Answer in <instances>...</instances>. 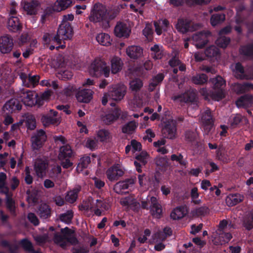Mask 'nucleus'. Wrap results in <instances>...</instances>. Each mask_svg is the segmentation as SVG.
Returning <instances> with one entry per match:
<instances>
[{
  "mask_svg": "<svg viewBox=\"0 0 253 253\" xmlns=\"http://www.w3.org/2000/svg\"><path fill=\"white\" fill-rule=\"evenodd\" d=\"M114 17L115 16L109 15L105 5L100 3H96L91 10L89 19L94 23L103 22L108 24L109 20Z\"/></svg>",
  "mask_w": 253,
  "mask_h": 253,
  "instance_id": "obj_1",
  "label": "nucleus"
},
{
  "mask_svg": "<svg viewBox=\"0 0 253 253\" xmlns=\"http://www.w3.org/2000/svg\"><path fill=\"white\" fill-rule=\"evenodd\" d=\"M73 29L70 23H61L59 25L57 34L52 39L53 42L60 44L56 47L57 49L59 48L63 49L65 47V42L61 44L62 41L71 39L73 35Z\"/></svg>",
  "mask_w": 253,
  "mask_h": 253,
  "instance_id": "obj_2",
  "label": "nucleus"
},
{
  "mask_svg": "<svg viewBox=\"0 0 253 253\" xmlns=\"http://www.w3.org/2000/svg\"><path fill=\"white\" fill-rule=\"evenodd\" d=\"M89 73L92 77H98L103 75L107 78L109 76L110 68L102 60L95 59L89 67Z\"/></svg>",
  "mask_w": 253,
  "mask_h": 253,
  "instance_id": "obj_3",
  "label": "nucleus"
},
{
  "mask_svg": "<svg viewBox=\"0 0 253 253\" xmlns=\"http://www.w3.org/2000/svg\"><path fill=\"white\" fill-rule=\"evenodd\" d=\"M74 156V152L70 145L66 144L60 147L58 158L64 169H68L73 166V163L71 159Z\"/></svg>",
  "mask_w": 253,
  "mask_h": 253,
  "instance_id": "obj_4",
  "label": "nucleus"
},
{
  "mask_svg": "<svg viewBox=\"0 0 253 253\" xmlns=\"http://www.w3.org/2000/svg\"><path fill=\"white\" fill-rule=\"evenodd\" d=\"M38 96V94L36 92L23 88L17 92V102H21L25 106L32 107L35 106Z\"/></svg>",
  "mask_w": 253,
  "mask_h": 253,
  "instance_id": "obj_5",
  "label": "nucleus"
},
{
  "mask_svg": "<svg viewBox=\"0 0 253 253\" xmlns=\"http://www.w3.org/2000/svg\"><path fill=\"white\" fill-rule=\"evenodd\" d=\"M177 123L173 119H168L162 123V133L165 138L173 139L176 137Z\"/></svg>",
  "mask_w": 253,
  "mask_h": 253,
  "instance_id": "obj_6",
  "label": "nucleus"
},
{
  "mask_svg": "<svg viewBox=\"0 0 253 253\" xmlns=\"http://www.w3.org/2000/svg\"><path fill=\"white\" fill-rule=\"evenodd\" d=\"M73 233L72 230L67 227L62 228L61 229V234L58 232L54 233L53 237L54 241L56 243H63L64 240L72 243H75L77 242V240L76 237L72 236Z\"/></svg>",
  "mask_w": 253,
  "mask_h": 253,
  "instance_id": "obj_7",
  "label": "nucleus"
},
{
  "mask_svg": "<svg viewBox=\"0 0 253 253\" xmlns=\"http://www.w3.org/2000/svg\"><path fill=\"white\" fill-rule=\"evenodd\" d=\"M201 122L204 133L206 134H208L212 129L214 125V119L210 108H207L202 113Z\"/></svg>",
  "mask_w": 253,
  "mask_h": 253,
  "instance_id": "obj_8",
  "label": "nucleus"
},
{
  "mask_svg": "<svg viewBox=\"0 0 253 253\" xmlns=\"http://www.w3.org/2000/svg\"><path fill=\"white\" fill-rule=\"evenodd\" d=\"M177 30L182 34L192 32L197 29L198 25L194 24L191 20L180 18L178 19L175 25Z\"/></svg>",
  "mask_w": 253,
  "mask_h": 253,
  "instance_id": "obj_9",
  "label": "nucleus"
},
{
  "mask_svg": "<svg viewBox=\"0 0 253 253\" xmlns=\"http://www.w3.org/2000/svg\"><path fill=\"white\" fill-rule=\"evenodd\" d=\"M46 140L45 132L40 129L37 133L31 137L32 147L34 150H39Z\"/></svg>",
  "mask_w": 253,
  "mask_h": 253,
  "instance_id": "obj_10",
  "label": "nucleus"
},
{
  "mask_svg": "<svg viewBox=\"0 0 253 253\" xmlns=\"http://www.w3.org/2000/svg\"><path fill=\"white\" fill-rule=\"evenodd\" d=\"M126 93V87L123 84H118L113 86L108 93V96L115 101L121 100Z\"/></svg>",
  "mask_w": 253,
  "mask_h": 253,
  "instance_id": "obj_11",
  "label": "nucleus"
},
{
  "mask_svg": "<svg viewBox=\"0 0 253 253\" xmlns=\"http://www.w3.org/2000/svg\"><path fill=\"white\" fill-rule=\"evenodd\" d=\"M107 178L111 181H117L124 174V171L119 165H115L109 168L106 172Z\"/></svg>",
  "mask_w": 253,
  "mask_h": 253,
  "instance_id": "obj_12",
  "label": "nucleus"
},
{
  "mask_svg": "<svg viewBox=\"0 0 253 253\" xmlns=\"http://www.w3.org/2000/svg\"><path fill=\"white\" fill-rule=\"evenodd\" d=\"M151 214L155 218L160 219L162 216L163 210L156 197L152 196L149 201Z\"/></svg>",
  "mask_w": 253,
  "mask_h": 253,
  "instance_id": "obj_13",
  "label": "nucleus"
},
{
  "mask_svg": "<svg viewBox=\"0 0 253 253\" xmlns=\"http://www.w3.org/2000/svg\"><path fill=\"white\" fill-rule=\"evenodd\" d=\"M93 91L90 89L83 88L79 89L76 94L79 102L88 103L92 98Z\"/></svg>",
  "mask_w": 253,
  "mask_h": 253,
  "instance_id": "obj_14",
  "label": "nucleus"
},
{
  "mask_svg": "<svg viewBox=\"0 0 253 253\" xmlns=\"http://www.w3.org/2000/svg\"><path fill=\"white\" fill-rule=\"evenodd\" d=\"M131 32L127 25L124 23H118L114 29V33L119 38H127Z\"/></svg>",
  "mask_w": 253,
  "mask_h": 253,
  "instance_id": "obj_15",
  "label": "nucleus"
},
{
  "mask_svg": "<svg viewBox=\"0 0 253 253\" xmlns=\"http://www.w3.org/2000/svg\"><path fill=\"white\" fill-rule=\"evenodd\" d=\"M47 164L42 159H37L34 163V170L37 176L40 178H42L46 174V169Z\"/></svg>",
  "mask_w": 253,
  "mask_h": 253,
  "instance_id": "obj_16",
  "label": "nucleus"
},
{
  "mask_svg": "<svg viewBox=\"0 0 253 253\" xmlns=\"http://www.w3.org/2000/svg\"><path fill=\"white\" fill-rule=\"evenodd\" d=\"M13 46V41L7 36L0 38V51L2 53L9 52Z\"/></svg>",
  "mask_w": 253,
  "mask_h": 253,
  "instance_id": "obj_17",
  "label": "nucleus"
},
{
  "mask_svg": "<svg viewBox=\"0 0 253 253\" xmlns=\"http://www.w3.org/2000/svg\"><path fill=\"white\" fill-rule=\"evenodd\" d=\"M40 6L39 1L33 0L31 1H25L24 2L23 9L29 15H36Z\"/></svg>",
  "mask_w": 253,
  "mask_h": 253,
  "instance_id": "obj_18",
  "label": "nucleus"
},
{
  "mask_svg": "<svg viewBox=\"0 0 253 253\" xmlns=\"http://www.w3.org/2000/svg\"><path fill=\"white\" fill-rule=\"evenodd\" d=\"M109 208L108 203L104 200H96L95 204L92 206L91 209L94 211V214L97 216H100L102 211H107Z\"/></svg>",
  "mask_w": 253,
  "mask_h": 253,
  "instance_id": "obj_19",
  "label": "nucleus"
},
{
  "mask_svg": "<svg viewBox=\"0 0 253 253\" xmlns=\"http://www.w3.org/2000/svg\"><path fill=\"white\" fill-rule=\"evenodd\" d=\"M134 183V181L132 178H127L125 180L120 181L114 185V190L116 193L120 194L123 190L127 189Z\"/></svg>",
  "mask_w": 253,
  "mask_h": 253,
  "instance_id": "obj_20",
  "label": "nucleus"
},
{
  "mask_svg": "<svg viewBox=\"0 0 253 253\" xmlns=\"http://www.w3.org/2000/svg\"><path fill=\"white\" fill-rule=\"evenodd\" d=\"M37 214L42 219H47L51 216V209L46 204H41L37 210Z\"/></svg>",
  "mask_w": 253,
  "mask_h": 253,
  "instance_id": "obj_21",
  "label": "nucleus"
},
{
  "mask_svg": "<svg viewBox=\"0 0 253 253\" xmlns=\"http://www.w3.org/2000/svg\"><path fill=\"white\" fill-rule=\"evenodd\" d=\"M147 153L144 152H142L140 154L136 156L135 159L136 161L134 162V165L138 172L141 173L142 172L141 166L142 165L145 166L147 164Z\"/></svg>",
  "mask_w": 253,
  "mask_h": 253,
  "instance_id": "obj_22",
  "label": "nucleus"
},
{
  "mask_svg": "<svg viewBox=\"0 0 253 253\" xmlns=\"http://www.w3.org/2000/svg\"><path fill=\"white\" fill-rule=\"evenodd\" d=\"M126 52L130 58L136 59L142 55L143 49L139 46L132 45L127 48Z\"/></svg>",
  "mask_w": 253,
  "mask_h": 253,
  "instance_id": "obj_23",
  "label": "nucleus"
},
{
  "mask_svg": "<svg viewBox=\"0 0 253 253\" xmlns=\"http://www.w3.org/2000/svg\"><path fill=\"white\" fill-rule=\"evenodd\" d=\"M72 2V0H57L52 7V10L56 12L65 10L71 6Z\"/></svg>",
  "mask_w": 253,
  "mask_h": 253,
  "instance_id": "obj_24",
  "label": "nucleus"
},
{
  "mask_svg": "<svg viewBox=\"0 0 253 253\" xmlns=\"http://www.w3.org/2000/svg\"><path fill=\"white\" fill-rule=\"evenodd\" d=\"M26 194L27 201L31 205L37 204L40 197L39 191L36 189L28 190L27 191Z\"/></svg>",
  "mask_w": 253,
  "mask_h": 253,
  "instance_id": "obj_25",
  "label": "nucleus"
},
{
  "mask_svg": "<svg viewBox=\"0 0 253 253\" xmlns=\"http://www.w3.org/2000/svg\"><path fill=\"white\" fill-rule=\"evenodd\" d=\"M121 115V110L118 108H115L112 113L106 114L103 117V121L104 123L109 125L117 120Z\"/></svg>",
  "mask_w": 253,
  "mask_h": 253,
  "instance_id": "obj_26",
  "label": "nucleus"
},
{
  "mask_svg": "<svg viewBox=\"0 0 253 253\" xmlns=\"http://www.w3.org/2000/svg\"><path fill=\"white\" fill-rule=\"evenodd\" d=\"M193 39L198 42L196 43V46L198 48H204L208 42V40L206 39L205 34L203 32L195 34L193 36Z\"/></svg>",
  "mask_w": 253,
  "mask_h": 253,
  "instance_id": "obj_27",
  "label": "nucleus"
},
{
  "mask_svg": "<svg viewBox=\"0 0 253 253\" xmlns=\"http://www.w3.org/2000/svg\"><path fill=\"white\" fill-rule=\"evenodd\" d=\"M187 214L185 208L183 206L175 208L170 213V217L174 220H178L184 217Z\"/></svg>",
  "mask_w": 253,
  "mask_h": 253,
  "instance_id": "obj_28",
  "label": "nucleus"
},
{
  "mask_svg": "<svg viewBox=\"0 0 253 253\" xmlns=\"http://www.w3.org/2000/svg\"><path fill=\"white\" fill-rule=\"evenodd\" d=\"M23 120L28 129L34 130L36 127V119L34 115L30 113H26L23 116Z\"/></svg>",
  "mask_w": 253,
  "mask_h": 253,
  "instance_id": "obj_29",
  "label": "nucleus"
},
{
  "mask_svg": "<svg viewBox=\"0 0 253 253\" xmlns=\"http://www.w3.org/2000/svg\"><path fill=\"white\" fill-rule=\"evenodd\" d=\"M111 72L113 74H116L120 72L123 65L121 59L118 57H114L111 61Z\"/></svg>",
  "mask_w": 253,
  "mask_h": 253,
  "instance_id": "obj_30",
  "label": "nucleus"
},
{
  "mask_svg": "<svg viewBox=\"0 0 253 253\" xmlns=\"http://www.w3.org/2000/svg\"><path fill=\"white\" fill-rule=\"evenodd\" d=\"M239 52L241 55L253 58V43L241 46Z\"/></svg>",
  "mask_w": 253,
  "mask_h": 253,
  "instance_id": "obj_31",
  "label": "nucleus"
},
{
  "mask_svg": "<svg viewBox=\"0 0 253 253\" xmlns=\"http://www.w3.org/2000/svg\"><path fill=\"white\" fill-rule=\"evenodd\" d=\"M235 77L236 78L241 80H248L249 76L245 73L244 68L240 62L235 64Z\"/></svg>",
  "mask_w": 253,
  "mask_h": 253,
  "instance_id": "obj_32",
  "label": "nucleus"
},
{
  "mask_svg": "<svg viewBox=\"0 0 253 253\" xmlns=\"http://www.w3.org/2000/svg\"><path fill=\"white\" fill-rule=\"evenodd\" d=\"M253 100L252 95L245 94L239 98L236 102V104L238 107H246L251 103Z\"/></svg>",
  "mask_w": 253,
  "mask_h": 253,
  "instance_id": "obj_33",
  "label": "nucleus"
},
{
  "mask_svg": "<svg viewBox=\"0 0 253 253\" xmlns=\"http://www.w3.org/2000/svg\"><path fill=\"white\" fill-rule=\"evenodd\" d=\"M98 43L104 46H109L111 44L110 37L108 34L100 33L96 37Z\"/></svg>",
  "mask_w": 253,
  "mask_h": 253,
  "instance_id": "obj_34",
  "label": "nucleus"
},
{
  "mask_svg": "<svg viewBox=\"0 0 253 253\" xmlns=\"http://www.w3.org/2000/svg\"><path fill=\"white\" fill-rule=\"evenodd\" d=\"M208 80V77L205 74H199L193 76L192 82L196 84L203 85L206 84Z\"/></svg>",
  "mask_w": 253,
  "mask_h": 253,
  "instance_id": "obj_35",
  "label": "nucleus"
},
{
  "mask_svg": "<svg viewBox=\"0 0 253 253\" xmlns=\"http://www.w3.org/2000/svg\"><path fill=\"white\" fill-rule=\"evenodd\" d=\"M225 19V15L223 13H216L211 15V25L215 27L223 22Z\"/></svg>",
  "mask_w": 253,
  "mask_h": 253,
  "instance_id": "obj_36",
  "label": "nucleus"
},
{
  "mask_svg": "<svg viewBox=\"0 0 253 253\" xmlns=\"http://www.w3.org/2000/svg\"><path fill=\"white\" fill-rule=\"evenodd\" d=\"M10 14L11 17L7 21V28L9 31L15 32L16 30V22L14 19L16 17L14 15L16 14V9L14 7H13L10 10Z\"/></svg>",
  "mask_w": 253,
  "mask_h": 253,
  "instance_id": "obj_37",
  "label": "nucleus"
},
{
  "mask_svg": "<svg viewBox=\"0 0 253 253\" xmlns=\"http://www.w3.org/2000/svg\"><path fill=\"white\" fill-rule=\"evenodd\" d=\"M136 127L134 121H130L122 126V131L124 133L130 134L133 133Z\"/></svg>",
  "mask_w": 253,
  "mask_h": 253,
  "instance_id": "obj_38",
  "label": "nucleus"
},
{
  "mask_svg": "<svg viewBox=\"0 0 253 253\" xmlns=\"http://www.w3.org/2000/svg\"><path fill=\"white\" fill-rule=\"evenodd\" d=\"M172 99L174 101L184 103L192 102L193 100V99L186 92L174 95L173 96Z\"/></svg>",
  "mask_w": 253,
  "mask_h": 253,
  "instance_id": "obj_39",
  "label": "nucleus"
},
{
  "mask_svg": "<svg viewBox=\"0 0 253 253\" xmlns=\"http://www.w3.org/2000/svg\"><path fill=\"white\" fill-rule=\"evenodd\" d=\"M79 191V189H74L68 192L65 196V200L70 203H74L78 198Z\"/></svg>",
  "mask_w": 253,
  "mask_h": 253,
  "instance_id": "obj_40",
  "label": "nucleus"
},
{
  "mask_svg": "<svg viewBox=\"0 0 253 253\" xmlns=\"http://www.w3.org/2000/svg\"><path fill=\"white\" fill-rule=\"evenodd\" d=\"M41 121L45 126H48L50 125H55L58 123V121L56 118H54L48 115H44L42 116L41 118Z\"/></svg>",
  "mask_w": 253,
  "mask_h": 253,
  "instance_id": "obj_41",
  "label": "nucleus"
},
{
  "mask_svg": "<svg viewBox=\"0 0 253 253\" xmlns=\"http://www.w3.org/2000/svg\"><path fill=\"white\" fill-rule=\"evenodd\" d=\"M129 85L132 91H137L142 88L143 83L141 79L136 78L130 82Z\"/></svg>",
  "mask_w": 253,
  "mask_h": 253,
  "instance_id": "obj_42",
  "label": "nucleus"
},
{
  "mask_svg": "<svg viewBox=\"0 0 253 253\" xmlns=\"http://www.w3.org/2000/svg\"><path fill=\"white\" fill-rule=\"evenodd\" d=\"M156 165L162 169H166L168 166V159L167 156H157L155 159Z\"/></svg>",
  "mask_w": 253,
  "mask_h": 253,
  "instance_id": "obj_43",
  "label": "nucleus"
},
{
  "mask_svg": "<svg viewBox=\"0 0 253 253\" xmlns=\"http://www.w3.org/2000/svg\"><path fill=\"white\" fill-rule=\"evenodd\" d=\"M215 90L211 93L210 96L214 100L219 101L225 97L223 88L214 89Z\"/></svg>",
  "mask_w": 253,
  "mask_h": 253,
  "instance_id": "obj_44",
  "label": "nucleus"
},
{
  "mask_svg": "<svg viewBox=\"0 0 253 253\" xmlns=\"http://www.w3.org/2000/svg\"><path fill=\"white\" fill-rule=\"evenodd\" d=\"M73 75V73L71 70L62 69L59 71L57 77L59 79L65 81L71 79Z\"/></svg>",
  "mask_w": 253,
  "mask_h": 253,
  "instance_id": "obj_45",
  "label": "nucleus"
},
{
  "mask_svg": "<svg viewBox=\"0 0 253 253\" xmlns=\"http://www.w3.org/2000/svg\"><path fill=\"white\" fill-rule=\"evenodd\" d=\"M73 216L74 214L73 211L68 210L65 213L60 214L59 219L61 221L66 223H69L71 222Z\"/></svg>",
  "mask_w": 253,
  "mask_h": 253,
  "instance_id": "obj_46",
  "label": "nucleus"
},
{
  "mask_svg": "<svg viewBox=\"0 0 253 253\" xmlns=\"http://www.w3.org/2000/svg\"><path fill=\"white\" fill-rule=\"evenodd\" d=\"M40 77L38 75L30 76L29 75L26 87H35L39 84Z\"/></svg>",
  "mask_w": 253,
  "mask_h": 253,
  "instance_id": "obj_47",
  "label": "nucleus"
},
{
  "mask_svg": "<svg viewBox=\"0 0 253 253\" xmlns=\"http://www.w3.org/2000/svg\"><path fill=\"white\" fill-rule=\"evenodd\" d=\"M150 50L152 52L151 54L152 57L154 59H160L162 58L163 54L158 44H156L152 46L150 48Z\"/></svg>",
  "mask_w": 253,
  "mask_h": 253,
  "instance_id": "obj_48",
  "label": "nucleus"
},
{
  "mask_svg": "<svg viewBox=\"0 0 253 253\" xmlns=\"http://www.w3.org/2000/svg\"><path fill=\"white\" fill-rule=\"evenodd\" d=\"M243 197L241 196L240 194H232L230 195L228 197V199L227 201L228 202L229 201H231L230 205L232 206L236 205L237 204L240 203L243 201Z\"/></svg>",
  "mask_w": 253,
  "mask_h": 253,
  "instance_id": "obj_49",
  "label": "nucleus"
},
{
  "mask_svg": "<svg viewBox=\"0 0 253 253\" xmlns=\"http://www.w3.org/2000/svg\"><path fill=\"white\" fill-rule=\"evenodd\" d=\"M185 139L186 141L190 143H194L196 141L197 134L195 131L187 130L185 132Z\"/></svg>",
  "mask_w": 253,
  "mask_h": 253,
  "instance_id": "obj_50",
  "label": "nucleus"
},
{
  "mask_svg": "<svg viewBox=\"0 0 253 253\" xmlns=\"http://www.w3.org/2000/svg\"><path fill=\"white\" fill-rule=\"evenodd\" d=\"M212 80L214 89L223 88V86L225 85V81L221 76H218Z\"/></svg>",
  "mask_w": 253,
  "mask_h": 253,
  "instance_id": "obj_51",
  "label": "nucleus"
},
{
  "mask_svg": "<svg viewBox=\"0 0 253 253\" xmlns=\"http://www.w3.org/2000/svg\"><path fill=\"white\" fill-rule=\"evenodd\" d=\"M170 159L171 161H176L178 162L181 166L186 167L187 162L186 160L183 159V156L181 154H179L178 155L176 154H172Z\"/></svg>",
  "mask_w": 253,
  "mask_h": 253,
  "instance_id": "obj_52",
  "label": "nucleus"
},
{
  "mask_svg": "<svg viewBox=\"0 0 253 253\" xmlns=\"http://www.w3.org/2000/svg\"><path fill=\"white\" fill-rule=\"evenodd\" d=\"M209 209L206 206H203L197 208H196L194 211L193 213L197 216H205L208 212Z\"/></svg>",
  "mask_w": 253,
  "mask_h": 253,
  "instance_id": "obj_53",
  "label": "nucleus"
},
{
  "mask_svg": "<svg viewBox=\"0 0 253 253\" xmlns=\"http://www.w3.org/2000/svg\"><path fill=\"white\" fill-rule=\"evenodd\" d=\"M230 42V39L226 37H222L216 41L217 44L222 48H226Z\"/></svg>",
  "mask_w": 253,
  "mask_h": 253,
  "instance_id": "obj_54",
  "label": "nucleus"
},
{
  "mask_svg": "<svg viewBox=\"0 0 253 253\" xmlns=\"http://www.w3.org/2000/svg\"><path fill=\"white\" fill-rule=\"evenodd\" d=\"M15 100L11 99L7 101L3 107V111L7 110L9 112H12L16 109L15 105Z\"/></svg>",
  "mask_w": 253,
  "mask_h": 253,
  "instance_id": "obj_55",
  "label": "nucleus"
},
{
  "mask_svg": "<svg viewBox=\"0 0 253 253\" xmlns=\"http://www.w3.org/2000/svg\"><path fill=\"white\" fill-rule=\"evenodd\" d=\"M30 39L28 34L27 32H23L20 36V38L17 40V43L21 46L29 42Z\"/></svg>",
  "mask_w": 253,
  "mask_h": 253,
  "instance_id": "obj_56",
  "label": "nucleus"
},
{
  "mask_svg": "<svg viewBox=\"0 0 253 253\" xmlns=\"http://www.w3.org/2000/svg\"><path fill=\"white\" fill-rule=\"evenodd\" d=\"M218 53V50L214 46H211L207 48L205 51L206 55L210 57H215Z\"/></svg>",
  "mask_w": 253,
  "mask_h": 253,
  "instance_id": "obj_57",
  "label": "nucleus"
},
{
  "mask_svg": "<svg viewBox=\"0 0 253 253\" xmlns=\"http://www.w3.org/2000/svg\"><path fill=\"white\" fill-rule=\"evenodd\" d=\"M233 89L237 94L244 93L247 89L246 83L243 84H235L233 86Z\"/></svg>",
  "mask_w": 253,
  "mask_h": 253,
  "instance_id": "obj_58",
  "label": "nucleus"
},
{
  "mask_svg": "<svg viewBox=\"0 0 253 253\" xmlns=\"http://www.w3.org/2000/svg\"><path fill=\"white\" fill-rule=\"evenodd\" d=\"M27 219L31 223L35 226L39 225L40 224L39 220L34 213H29L27 215Z\"/></svg>",
  "mask_w": 253,
  "mask_h": 253,
  "instance_id": "obj_59",
  "label": "nucleus"
},
{
  "mask_svg": "<svg viewBox=\"0 0 253 253\" xmlns=\"http://www.w3.org/2000/svg\"><path fill=\"white\" fill-rule=\"evenodd\" d=\"M20 244L23 248L28 252H30L33 248L32 243L27 239L21 240Z\"/></svg>",
  "mask_w": 253,
  "mask_h": 253,
  "instance_id": "obj_60",
  "label": "nucleus"
},
{
  "mask_svg": "<svg viewBox=\"0 0 253 253\" xmlns=\"http://www.w3.org/2000/svg\"><path fill=\"white\" fill-rule=\"evenodd\" d=\"M109 132L106 129H100L97 132V137L100 141L107 140L109 138Z\"/></svg>",
  "mask_w": 253,
  "mask_h": 253,
  "instance_id": "obj_61",
  "label": "nucleus"
},
{
  "mask_svg": "<svg viewBox=\"0 0 253 253\" xmlns=\"http://www.w3.org/2000/svg\"><path fill=\"white\" fill-rule=\"evenodd\" d=\"M216 157L218 160L223 163L228 162V159L226 155L225 154L224 152L220 149L216 150Z\"/></svg>",
  "mask_w": 253,
  "mask_h": 253,
  "instance_id": "obj_62",
  "label": "nucleus"
},
{
  "mask_svg": "<svg viewBox=\"0 0 253 253\" xmlns=\"http://www.w3.org/2000/svg\"><path fill=\"white\" fill-rule=\"evenodd\" d=\"M77 92V88L74 85H69L64 90V94L67 96H71Z\"/></svg>",
  "mask_w": 253,
  "mask_h": 253,
  "instance_id": "obj_63",
  "label": "nucleus"
},
{
  "mask_svg": "<svg viewBox=\"0 0 253 253\" xmlns=\"http://www.w3.org/2000/svg\"><path fill=\"white\" fill-rule=\"evenodd\" d=\"M242 120V116L240 114H236L231 120V126L235 127L241 122Z\"/></svg>",
  "mask_w": 253,
  "mask_h": 253,
  "instance_id": "obj_64",
  "label": "nucleus"
}]
</instances>
